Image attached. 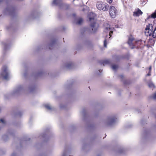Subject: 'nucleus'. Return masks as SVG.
Wrapping results in <instances>:
<instances>
[{
  "mask_svg": "<svg viewBox=\"0 0 156 156\" xmlns=\"http://www.w3.org/2000/svg\"><path fill=\"white\" fill-rule=\"evenodd\" d=\"M145 34L147 36H151L154 38H156V27L153 31L152 25L149 24L145 28Z\"/></svg>",
  "mask_w": 156,
  "mask_h": 156,
  "instance_id": "nucleus-1",
  "label": "nucleus"
},
{
  "mask_svg": "<svg viewBox=\"0 0 156 156\" xmlns=\"http://www.w3.org/2000/svg\"><path fill=\"white\" fill-rule=\"evenodd\" d=\"M141 41V40L136 39L131 36L129 38L128 44L131 48L133 49L140 45Z\"/></svg>",
  "mask_w": 156,
  "mask_h": 156,
  "instance_id": "nucleus-2",
  "label": "nucleus"
},
{
  "mask_svg": "<svg viewBox=\"0 0 156 156\" xmlns=\"http://www.w3.org/2000/svg\"><path fill=\"white\" fill-rule=\"evenodd\" d=\"M96 7L99 10L105 11L108 10L109 5L107 3L102 1H99L97 3Z\"/></svg>",
  "mask_w": 156,
  "mask_h": 156,
  "instance_id": "nucleus-3",
  "label": "nucleus"
},
{
  "mask_svg": "<svg viewBox=\"0 0 156 156\" xmlns=\"http://www.w3.org/2000/svg\"><path fill=\"white\" fill-rule=\"evenodd\" d=\"M0 74L1 76L5 80H6L9 78V72L6 66H4L3 67Z\"/></svg>",
  "mask_w": 156,
  "mask_h": 156,
  "instance_id": "nucleus-4",
  "label": "nucleus"
},
{
  "mask_svg": "<svg viewBox=\"0 0 156 156\" xmlns=\"http://www.w3.org/2000/svg\"><path fill=\"white\" fill-rule=\"evenodd\" d=\"M104 32L106 33H109V35L111 37L113 32L114 28L111 27L107 23L104 24Z\"/></svg>",
  "mask_w": 156,
  "mask_h": 156,
  "instance_id": "nucleus-5",
  "label": "nucleus"
},
{
  "mask_svg": "<svg viewBox=\"0 0 156 156\" xmlns=\"http://www.w3.org/2000/svg\"><path fill=\"white\" fill-rule=\"evenodd\" d=\"M117 120V119L115 117H110L107 119L106 124L108 126H112L114 125Z\"/></svg>",
  "mask_w": 156,
  "mask_h": 156,
  "instance_id": "nucleus-6",
  "label": "nucleus"
},
{
  "mask_svg": "<svg viewBox=\"0 0 156 156\" xmlns=\"http://www.w3.org/2000/svg\"><path fill=\"white\" fill-rule=\"evenodd\" d=\"M117 11L114 6H110L109 8V13L110 16L112 18L115 17L117 14Z\"/></svg>",
  "mask_w": 156,
  "mask_h": 156,
  "instance_id": "nucleus-7",
  "label": "nucleus"
},
{
  "mask_svg": "<svg viewBox=\"0 0 156 156\" xmlns=\"http://www.w3.org/2000/svg\"><path fill=\"white\" fill-rule=\"evenodd\" d=\"M24 90V87L23 86L20 85L16 87L14 90L13 92L14 94H18L23 91Z\"/></svg>",
  "mask_w": 156,
  "mask_h": 156,
  "instance_id": "nucleus-8",
  "label": "nucleus"
},
{
  "mask_svg": "<svg viewBox=\"0 0 156 156\" xmlns=\"http://www.w3.org/2000/svg\"><path fill=\"white\" fill-rule=\"evenodd\" d=\"M90 25V27L92 29V32L95 33L97 31L98 28V25L96 24L95 22H92Z\"/></svg>",
  "mask_w": 156,
  "mask_h": 156,
  "instance_id": "nucleus-9",
  "label": "nucleus"
},
{
  "mask_svg": "<svg viewBox=\"0 0 156 156\" xmlns=\"http://www.w3.org/2000/svg\"><path fill=\"white\" fill-rule=\"evenodd\" d=\"M88 18L89 19L91 23L92 22H94V18L96 16V15L95 13L93 12H90L88 14Z\"/></svg>",
  "mask_w": 156,
  "mask_h": 156,
  "instance_id": "nucleus-10",
  "label": "nucleus"
},
{
  "mask_svg": "<svg viewBox=\"0 0 156 156\" xmlns=\"http://www.w3.org/2000/svg\"><path fill=\"white\" fill-rule=\"evenodd\" d=\"M143 13L139 9H136L133 12V15L134 16H138L140 15H142Z\"/></svg>",
  "mask_w": 156,
  "mask_h": 156,
  "instance_id": "nucleus-11",
  "label": "nucleus"
},
{
  "mask_svg": "<svg viewBox=\"0 0 156 156\" xmlns=\"http://www.w3.org/2000/svg\"><path fill=\"white\" fill-rule=\"evenodd\" d=\"M61 3V0H53L52 4L53 5L59 6Z\"/></svg>",
  "mask_w": 156,
  "mask_h": 156,
  "instance_id": "nucleus-12",
  "label": "nucleus"
},
{
  "mask_svg": "<svg viewBox=\"0 0 156 156\" xmlns=\"http://www.w3.org/2000/svg\"><path fill=\"white\" fill-rule=\"evenodd\" d=\"M45 107L48 110H51L52 109V108L51 105L48 104H46L44 105Z\"/></svg>",
  "mask_w": 156,
  "mask_h": 156,
  "instance_id": "nucleus-13",
  "label": "nucleus"
},
{
  "mask_svg": "<svg viewBox=\"0 0 156 156\" xmlns=\"http://www.w3.org/2000/svg\"><path fill=\"white\" fill-rule=\"evenodd\" d=\"M72 66L73 64H72V63L71 62H69L66 65V67L67 68L70 69L71 67Z\"/></svg>",
  "mask_w": 156,
  "mask_h": 156,
  "instance_id": "nucleus-14",
  "label": "nucleus"
},
{
  "mask_svg": "<svg viewBox=\"0 0 156 156\" xmlns=\"http://www.w3.org/2000/svg\"><path fill=\"white\" fill-rule=\"evenodd\" d=\"M83 20L81 18H80L78 19L77 23L78 24H80L83 22Z\"/></svg>",
  "mask_w": 156,
  "mask_h": 156,
  "instance_id": "nucleus-15",
  "label": "nucleus"
},
{
  "mask_svg": "<svg viewBox=\"0 0 156 156\" xmlns=\"http://www.w3.org/2000/svg\"><path fill=\"white\" fill-rule=\"evenodd\" d=\"M118 66L116 65H113L112 66V68L113 70H116L118 68Z\"/></svg>",
  "mask_w": 156,
  "mask_h": 156,
  "instance_id": "nucleus-16",
  "label": "nucleus"
},
{
  "mask_svg": "<svg viewBox=\"0 0 156 156\" xmlns=\"http://www.w3.org/2000/svg\"><path fill=\"white\" fill-rule=\"evenodd\" d=\"M151 18H156V11L151 15Z\"/></svg>",
  "mask_w": 156,
  "mask_h": 156,
  "instance_id": "nucleus-17",
  "label": "nucleus"
},
{
  "mask_svg": "<svg viewBox=\"0 0 156 156\" xmlns=\"http://www.w3.org/2000/svg\"><path fill=\"white\" fill-rule=\"evenodd\" d=\"M67 151H65L63 152L62 156H66Z\"/></svg>",
  "mask_w": 156,
  "mask_h": 156,
  "instance_id": "nucleus-18",
  "label": "nucleus"
},
{
  "mask_svg": "<svg viewBox=\"0 0 156 156\" xmlns=\"http://www.w3.org/2000/svg\"><path fill=\"white\" fill-rule=\"evenodd\" d=\"M0 122H1L4 125L5 124V122L3 119H0Z\"/></svg>",
  "mask_w": 156,
  "mask_h": 156,
  "instance_id": "nucleus-19",
  "label": "nucleus"
},
{
  "mask_svg": "<svg viewBox=\"0 0 156 156\" xmlns=\"http://www.w3.org/2000/svg\"><path fill=\"white\" fill-rule=\"evenodd\" d=\"M106 44H107L106 40L105 39V41H104V47H106V48L107 47Z\"/></svg>",
  "mask_w": 156,
  "mask_h": 156,
  "instance_id": "nucleus-20",
  "label": "nucleus"
},
{
  "mask_svg": "<svg viewBox=\"0 0 156 156\" xmlns=\"http://www.w3.org/2000/svg\"><path fill=\"white\" fill-rule=\"evenodd\" d=\"M107 2L109 3H111L112 2L113 0H106Z\"/></svg>",
  "mask_w": 156,
  "mask_h": 156,
  "instance_id": "nucleus-21",
  "label": "nucleus"
},
{
  "mask_svg": "<svg viewBox=\"0 0 156 156\" xmlns=\"http://www.w3.org/2000/svg\"><path fill=\"white\" fill-rule=\"evenodd\" d=\"M153 98L155 100H156V93H155L153 96Z\"/></svg>",
  "mask_w": 156,
  "mask_h": 156,
  "instance_id": "nucleus-22",
  "label": "nucleus"
},
{
  "mask_svg": "<svg viewBox=\"0 0 156 156\" xmlns=\"http://www.w3.org/2000/svg\"><path fill=\"white\" fill-rule=\"evenodd\" d=\"M8 45L7 44H5L4 45V48L5 49H6L7 46H8Z\"/></svg>",
  "mask_w": 156,
  "mask_h": 156,
  "instance_id": "nucleus-23",
  "label": "nucleus"
},
{
  "mask_svg": "<svg viewBox=\"0 0 156 156\" xmlns=\"http://www.w3.org/2000/svg\"><path fill=\"white\" fill-rule=\"evenodd\" d=\"M151 71H149V72L148 73V74L147 75V76H150L151 75Z\"/></svg>",
  "mask_w": 156,
  "mask_h": 156,
  "instance_id": "nucleus-24",
  "label": "nucleus"
},
{
  "mask_svg": "<svg viewBox=\"0 0 156 156\" xmlns=\"http://www.w3.org/2000/svg\"><path fill=\"white\" fill-rule=\"evenodd\" d=\"M151 66H150L149 67V71H151Z\"/></svg>",
  "mask_w": 156,
  "mask_h": 156,
  "instance_id": "nucleus-25",
  "label": "nucleus"
},
{
  "mask_svg": "<svg viewBox=\"0 0 156 156\" xmlns=\"http://www.w3.org/2000/svg\"><path fill=\"white\" fill-rule=\"evenodd\" d=\"M12 156H16V155L15 154H13L12 155Z\"/></svg>",
  "mask_w": 156,
  "mask_h": 156,
  "instance_id": "nucleus-26",
  "label": "nucleus"
},
{
  "mask_svg": "<svg viewBox=\"0 0 156 156\" xmlns=\"http://www.w3.org/2000/svg\"><path fill=\"white\" fill-rule=\"evenodd\" d=\"M144 3H145V2H142L141 4L142 5H144Z\"/></svg>",
  "mask_w": 156,
  "mask_h": 156,
  "instance_id": "nucleus-27",
  "label": "nucleus"
},
{
  "mask_svg": "<svg viewBox=\"0 0 156 156\" xmlns=\"http://www.w3.org/2000/svg\"><path fill=\"white\" fill-rule=\"evenodd\" d=\"M10 9L8 11H9V12H11L12 10V9Z\"/></svg>",
  "mask_w": 156,
  "mask_h": 156,
  "instance_id": "nucleus-28",
  "label": "nucleus"
},
{
  "mask_svg": "<svg viewBox=\"0 0 156 156\" xmlns=\"http://www.w3.org/2000/svg\"><path fill=\"white\" fill-rule=\"evenodd\" d=\"M1 1V0H0V2Z\"/></svg>",
  "mask_w": 156,
  "mask_h": 156,
  "instance_id": "nucleus-29",
  "label": "nucleus"
}]
</instances>
